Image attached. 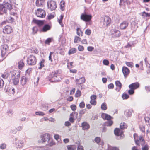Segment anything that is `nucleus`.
<instances>
[{
  "instance_id": "nucleus-63",
  "label": "nucleus",
  "mask_w": 150,
  "mask_h": 150,
  "mask_svg": "<svg viewBox=\"0 0 150 150\" xmlns=\"http://www.w3.org/2000/svg\"><path fill=\"white\" fill-rule=\"evenodd\" d=\"M96 96L95 95H92L91 96L90 98L92 100H95L96 98Z\"/></svg>"
},
{
  "instance_id": "nucleus-50",
  "label": "nucleus",
  "mask_w": 150,
  "mask_h": 150,
  "mask_svg": "<svg viewBox=\"0 0 150 150\" xmlns=\"http://www.w3.org/2000/svg\"><path fill=\"white\" fill-rule=\"evenodd\" d=\"M85 104L84 102L83 101L81 102L79 105V107L80 108H83L85 107Z\"/></svg>"
},
{
  "instance_id": "nucleus-14",
  "label": "nucleus",
  "mask_w": 150,
  "mask_h": 150,
  "mask_svg": "<svg viewBox=\"0 0 150 150\" xmlns=\"http://www.w3.org/2000/svg\"><path fill=\"white\" fill-rule=\"evenodd\" d=\"M112 35L115 37H119L121 35L120 31L115 29H112L111 30Z\"/></svg>"
},
{
  "instance_id": "nucleus-1",
  "label": "nucleus",
  "mask_w": 150,
  "mask_h": 150,
  "mask_svg": "<svg viewBox=\"0 0 150 150\" xmlns=\"http://www.w3.org/2000/svg\"><path fill=\"white\" fill-rule=\"evenodd\" d=\"M133 136L136 145L139 146L141 145L142 146V150H149V146L147 144L144 145L145 142L142 136H140L138 138V135L136 133H134Z\"/></svg>"
},
{
  "instance_id": "nucleus-31",
  "label": "nucleus",
  "mask_w": 150,
  "mask_h": 150,
  "mask_svg": "<svg viewBox=\"0 0 150 150\" xmlns=\"http://www.w3.org/2000/svg\"><path fill=\"white\" fill-rule=\"evenodd\" d=\"M45 60L44 59H42L41 61L39 64V65H40V67H39L38 68L39 69H42L43 67H44V63Z\"/></svg>"
},
{
  "instance_id": "nucleus-58",
  "label": "nucleus",
  "mask_w": 150,
  "mask_h": 150,
  "mask_svg": "<svg viewBox=\"0 0 150 150\" xmlns=\"http://www.w3.org/2000/svg\"><path fill=\"white\" fill-rule=\"evenodd\" d=\"M78 49L79 51H82L84 50V47L83 46L79 45L78 47Z\"/></svg>"
},
{
  "instance_id": "nucleus-26",
  "label": "nucleus",
  "mask_w": 150,
  "mask_h": 150,
  "mask_svg": "<svg viewBox=\"0 0 150 150\" xmlns=\"http://www.w3.org/2000/svg\"><path fill=\"white\" fill-rule=\"evenodd\" d=\"M24 65V64L23 60H21L18 62V66L19 69H22Z\"/></svg>"
},
{
  "instance_id": "nucleus-54",
  "label": "nucleus",
  "mask_w": 150,
  "mask_h": 150,
  "mask_svg": "<svg viewBox=\"0 0 150 150\" xmlns=\"http://www.w3.org/2000/svg\"><path fill=\"white\" fill-rule=\"evenodd\" d=\"M98 118V116L96 115H93L91 118V119L93 120L97 119Z\"/></svg>"
},
{
  "instance_id": "nucleus-25",
  "label": "nucleus",
  "mask_w": 150,
  "mask_h": 150,
  "mask_svg": "<svg viewBox=\"0 0 150 150\" xmlns=\"http://www.w3.org/2000/svg\"><path fill=\"white\" fill-rule=\"evenodd\" d=\"M50 28L51 27L49 25L46 24L44 26L42 31L43 32H45L50 30Z\"/></svg>"
},
{
  "instance_id": "nucleus-29",
  "label": "nucleus",
  "mask_w": 150,
  "mask_h": 150,
  "mask_svg": "<svg viewBox=\"0 0 150 150\" xmlns=\"http://www.w3.org/2000/svg\"><path fill=\"white\" fill-rule=\"evenodd\" d=\"M120 127L121 129H123L127 128V125L125 123H122L120 125Z\"/></svg>"
},
{
  "instance_id": "nucleus-4",
  "label": "nucleus",
  "mask_w": 150,
  "mask_h": 150,
  "mask_svg": "<svg viewBox=\"0 0 150 150\" xmlns=\"http://www.w3.org/2000/svg\"><path fill=\"white\" fill-rule=\"evenodd\" d=\"M61 72V71L60 70H58L52 72L50 77L52 78L50 79V81L51 82L58 81L59 79L57 78L60 77V74Z\"/></svg>"
},
{
  "instance_id": "nucleus-37",
  "label": "nucleus",
  "mask_w": 150,
  "mask_h": 150,
  "mask_svg": "<svg viewBox=\"0 0 150 150\" xmlns=\"http://www.w3.org/2000/svg\"><path fill=\"white\" fill-rule=\"evenodd\" d=\"M76 33L77 35L79 36H80L81 35V36L83 35V32H82L81 30L79 28H77L76 29Z\"/></svg>"
},
{
  "instance_id": "nucleus-62",
  "label": "nucleus",
  "mask_w": 150,
  "mask_h": 150,
  "mask_svg": "<svg viewBox=\"0 0 150 150\" xmlns=\"http://www.w3.org/2000/svg\"><path fill=\"white\" fill-rule=\"evenodd\" d=\"M23 128V126H19L16 128L17 131H20L22 130Z\"/></svg>"
},
{
  "instance_id": "nucleus-18",
  "label": "nucleus",
  "mask_w": 150,
  "mask_h": 150,
  "mask_svg": "<svg viewBox=\"0 0 150 150\" xmlns=\"http://www.w3.org/2000/svg\"><path fill=\"white\" fill-rule=\"evenodd\" d=\"M95 142L98 144L101 145L102 146L104 145V142L103 140H101L100 137H96L94 139Z\"/></svg>"
},
{
  "instance_id": "nucleus-51",
  "label": "nucleus",
  "mask_w": 150,
  "mask_h": 150,
  "mask_svg": "<svg viewBox=\"0 0 150 150\" xmlns=\"http://www.w3.org/2000/svg\"><path fill=\"white\" fill-rule=\"evenodd\" d=\"M77 149V150H83L84 149L83 147L82 146L80 145L79 144Z\"/></svg>"
},
{
  "instance_id": "nucleus-20",
  "label": "nucleus",
  "mask_w": 150,
  "mask_h": 150,
  "mask_svg": "<svg viewBox=\"0 0 150 150\" xmlns=\"http://www.w3.org/2000/svg\"><path fill=\"white\" fill-rule=\"evenodd\" d=\"M76 81L78 84H81L85 82V79L84 77H82L80 78L79 79H76Z\"/></svg>"
},
{
  "instance_id": "nucleus-44",
  "label": "nucleus",
  "mask_w": 150,
  "mask_h": 150,
  "mask_svg": "<svg viewBox=\"0 0 150 150\" xmlns=\"http://www.w3.org/2000/svg\"><path fill=\"white\" fill-rule=\"evenodd\" d=\"M126 65L130 67H132L133 66V63L132 62H126Z\"/></svg>"
},
{
  "instance_id": "nucleus-2",
  "label": "nucleus",
  "mask_w": 150,
  "mask_h": 150,
  "mask_svg": "<svg viewBox=\"0 0 150 150\" xmlns=\"http://www.w3.org/2000/svg\"><path fill=\"white\" fill-rule=\"evenodd\" d=\"M41 142L42 143H45L47 141V144L49 146L53 145L54 143L52 141L50 138V134H49L46 133L40 136Z\"/></svg>"
},
{
  "instance_id": "nucleus-46",
  "label": "nucleus",
  "mask_w": 150,
  "mask_h": 150,
  "mask_svg": "<svg viewBox=\"0 0 150 150\" xmlns=\"http://www.w3.org/2000/svg\"><path fill=\"white\" fill-rule=\"evenodd\" d=\"M35 114L39 116H43L45 115V114L41 111L36 112H35Z\"/></svg>"
},
{
  "instance_id": "nucleus-39",
  "label": "nucleus",
  "mask_w": 150,
  "mask_h": 150,
  "mask_svg": "<svg viewBox=\"0 0 150 150\" xmlns=\"http://www.w3.org/2000/svg\"><path fill=\"white\" fill-rule=\"evenodd\" d=\"M64 1H62L60 2V9L62 11L64 10Z\"/></svg>"
},
{
  "instance_id": "nucleus-35",
  "label": "nucleus",
  "mask_w": 150,
  "mask_h": 150,
  "mask_svg": "<svg viewBox=\"0 0 150 150\" xmlns=\"http://www.w3.org/2000/svg\"><path fill=\"white\" fill-rule=\"evenodd\" d=\"M81 39L80 38L77 36H75L74 42L75 43H77L81 41Z\"/></svg>"
},
{
  "instance_id": "nucleus-5",
  "label": "nucleus",
  "mask_w": 150,
  "mask_h": 150,
  "mask_svg": "<svg viewBox=\"0 0 150 150\" xmlns=\"http://www.w3.org/2000/svg\"><path fill=\"white\" fill-rule=\"evenodd\" d=\"M9 48L7 45L4 44L1 46V50L2 57L4 58L6 56L8 55Z\"/></svg>"
},
{
  "instance_id": "nucleus-10",
  "label": "nucleus",
  "mask_w": 150,
  "mask_h": 150,
  "mask_svg": "<svg viewBox=\"0 0 150 150\" xmlns=\"http://www.w3.org/2000/svg\"><path fill=\"white\" fill-rule=\"evenodd\" d=\"M36 15L38 17L43 18L45 16V12L44 10L41 9H38L35 12Z\"/></svg>"
},
{
  "instance_id": "nucleus-8",
  "label": "nucleus",
  "mask_w": 150,
  "mask_h": 150,
  "mask_svg": "<svg viewBox=\"0 0 150 150\" xmlns=\"http://www.w3.org/2000/svg\"><path fill=\"white\" fill-rule=\"evenodd\" d=\"M115 134L117 136H120L119 138H118V139H123V132L122 131L120 130L119 128H116L114 131Z\"/></svg>"
},
{
  "instance_id": "nucleus-36",
  "label": "nucleus",
  "mask_w": 150,
  "mask_h": 150,
  "mask_svg": "<svg viewBox=\"0 0 150 150\" xmlns=\"http://www.w3.org/2000/svg\"><path fill=\"white\" fill-rule=\"evenodd\" d=\"M122 97L123 100L127 99L129 98V96L125 93H123Z\"/></svg>"
},
{
  "instance_id": "nucleus-3",
  "label": "nucleus",
  "mask_w": 150,
  "mask_h": 150,
  "mask_svg": "<svg viewBox=\"0 0 150 150\" xmlns=\"http://www.w3.org/2000/svg\"><path fill=\"white\" fill-rule=\"evenodd\" d=\"M11 78L14 84H17L20 77V73L18 70H13L11 72Z\"/></svg>"
},
{
  "instance_id": "nucleus-53",
  "label": "nucleus",
  "mask_w": 150,
  "mask_h": 150,
  "mask_svg": "<svg viewBox=\"0 0 150 150\" xmlns=\"http://www.w3.org/2000/svg\"><path fill=\"white\" fill-rule=\"evenodd\" d=\"M85 33L88 35H90L91 33V31L89 29H86V30Z\"/></svg>"
},
{
  "instance_id": "nucleus-59",
  "label": "nucleus",
  "mask_w": 150,
  "mask_h": 150,
  "mask_svg": "<svg viewBox=\"0 0 150 150\" xmlns=\"http://www.w3.org/2000/svg\"><path fill=\"white\" fill-rule=\"evenodd\" d=\"M90 103L93 105H96V102L95 100H91L90 102Z\"/></svg>"
},
{
  "instance_id": "nucleus-42",
  "label": "nucleus",
  "mask_w": 150,
  "mask_h": 150,
  "mask_svg": "<svg viewBox=\"0 0 150 150\" xmlns=\"http://www.w3.org/2000/svg\"><path fill=\"white\" fill-rule=\"evenodd\" d=\"M81 95V91L79 90H77L75 94V96L76 97H80Z\"/></svg>"
},
{
  "instance_id": "nucleus-7",
  "label": "nucleus",
  "mask_w": 150,
  "mask_h": 150,
  "mask_svg": "<svg viewBox=\"0 0 150 150\" xmlns=\"http://www.w3.org/2000/svg\"><path fill=\"white\" fill-rule=\"evenodd\" d=\"M47 5L48 8L51 11L55 10L57 7L56 3L53 1H48L47 2Z\"/></svg>"
},
{
  "instance_id": "nucleus-60",
  "label": "nucleus",
  "mask_w": 150,
  "mask_h": 150,
  "mask_svg": "<svg viewBox=\"0 0 150 150\" xmlns=\"http://www.w3.org/2000/svg\"><path fill=\"white\" fill-rule=\"evenodd\" d=\"M38 31L37 28L36 27H34L33 28V33L34 34L36 33Z\"/></svg>"
},
{
  "instance_id": "nucleus-57",
  "label": "nucleus",
  "mask_w": 150,
  "mask_h": 150,
  "mask_svg": "<svg viewBox=\"0 0 150 150\" xmlns=\"http://www.w3.org/2000/svg\"><path fill=\"white\" fill-rule=\"evenodd\" d=\"M140 130L143 132H145V127L143 126H140L139 127Z\"/></svg>"
},
{
  "instance_id": "nucleus-47",
  "label": "nucleus",
  "mask_w": 150,
  "mask_h": 150,
  "mask_svg": "<svg viewBox=\"0 0 150 150\" xmlns=\"http://www.w3.org/2000/svg\"><path fill=\"white\" fill-rule=\"evenodd\" d=\"M103 63L104 65H108L109 63V62L107 60L104 59L103 61Z\"/></svg>"
},
{
  "instance_id": "nucleus-6",
  "label": "nucleus",
  "mask_w": 150,
  "mask_h": 150,
  "mask_svg": "<svg viewBox=\"0 0 150 150\" xmlns=\"http://www.w3.org/2000/svg\"><path fill=\"white\" fill-rule=\"evenodd\" d=\"M27 61L28 65H33L36 64L37 59L35 56L31 55L28 57Z\"/></svg>"
},
{
  "instance_id": "nucleus-52",
  "label": "nucleus",
  "mask_w": 150,
  "mask_h": 150,
  "mask_svg": "<svg viewBox=\"0 0 150 150\" xmlns=\"http://www.w3.org/2000/svg\"><path fill=\"white\" fill-rule=\"evenodd\" d=\"M71 109L73 111H75L76 109V106L75 105H72L70 106Z\"/></svg>"
},
{
  "instance_id": "nucleus-30",
  "label": "nucleus",
  "mask_w": 150,
  "mask_h": 150,
  "mask_svg": "<svg viewBox=\"0 0 150 150\" xmlns=\"http://www.w3.org/2000/svg\"><path fill=\"white\" fill-rule=\"evenodd\" d=\"M107 150H118V149L116 147H112L108 144Z\"/></svg>"
},
{
  "instance_id": "nucleus-32",
  "label": "nucleus",
  "mask_w": 150,
  "mask_h": 150,
  "mask_svg": "<svg viewBox=\"0 0 150 150\" xmlns=\"http://www.w3.org/2000/svg\"><path fill=\"white\" fill-rule=\"evenodd\" d=\"M69 60H68L67 61V67L69 69H70L73 68L74 67L73 65H72V64L73 63V62H69Z\"/></svg>"
},
{
  "instance_id": "nucleus-34",
  "label": "nucleus",
  "mask_w": 150,
  "mask_h": 150,
  "mask_svg": "<svg viewBox=\"0 0 150 150\" xmlns=\"http://www.w3.org/2000/svg\"><path fill=\"white\" fill-rule=\"evenodd\" d=\"M63 16L62 15H61V16L59 17V18H58V21L59 23L62 26H63V25L62 22V20L63 19Z\"/></svg>"
},
{
  "instance_id": "nucleus-13",
  "label": "nucleus",
  "mask_w": 150,
  "mask_h": 150,
  "mask_svg": "<svg viewBox=\"0 0 150 150\" xmlns=\"http://www.w3.org/2000/svg\"><path fill=\"white\" fill-rule=\"evenodd\" d=\"M12 31V28L9 25L6 26L3 29V32L4 33H11Z\"/></svg>"
},
{
  "instance_id": "nucleus-38",
  "label": "nucleus",
  "mask_w": 150,
  "mask_h": 150,
  "mask_svg": "<svg viewBox=\"0 0 150 150\" xmlns=\"http://www.w3.org/2000/svg\"><path fill=\"white\" fill-rule=\"evenodd\" d=\"M101 109L103 110H105L107 109L106 104L105 103H102L101 106Z\"/></svg>"
},
{
  "instance_id": "nucleus-55",
  "label": "nucleus",
  "mask_w": 150,
  "mask_h": 150,
  "mask_svg": "<svg viewBox=\"0 0 150 150\" xmlns=\"http://www.w3.org/2000/svg\"><path fill=\"white\" fill-rule=\"evenodd\" d=\"M35 150H49L48 149H45L43 147H37L35 149Z\"/></svg>"
},
{
  "instance_id": "nucleus-27",
  "label": "nucleus",
  "mask_w": 150,
  "mask_h": 150,
  "mask_svg": "<svg viewBox=\"0 0 150 150\" xmlns=\"http://www.w3.org/2000/svg\"><path fill=\"white\" fill-rule=\"evenodd\" d=\"M68 150H75L76 148V146L75 145H68L67 146Z\"/></svg>"
},
{
  "instance_id": "nucleus-11",
  "label": "nucleus",
  "mask_w": 150,
  "mask_h": 150,
  "mask_svg": "<svg viewBox=\"0 0 150 150\" xmlns=\"http://www.w3.org/2000/svg\"><path fill=\"white\" fill-rule=\"evenodd\" d=\"M139 85H129V87L130 89L128 90V93L129 95H132L134 93V90L139 87Z\"/></svg>"
},
{
  "instance_id": "nucleus-24",
  "label": "nucleus",
  "mask_w": 150,
  "mask_h": 150,
  "mask_svg": "<svg viewBox=\"0 0 150 150\" xmlns=\"http://www.w3.org/2000/svg\"><path fill=\"white\" fill-rule=\"evenodd\" d=\"M33 21L35 23L38 24L39 26H41L44 24V22L42 21L34 19Z\"/></svg>"
},
{
  "instance_id": "nucleus-28",
  "label": "nucleus",
  "mask_w": 150,
  "mask_h": 150,
  "mask_svg": "<svg viewBox=\"0 0 150 150\" xmlns=\"http://www.w3.org/2000/svg\"><path fill=\"white\" fill-rule=\"evenodd\" d=\"M113 124V121L111 120H108V121L105 122L104 125L105 126H110Z\"/></svg>"
},
{
  "instance_id": "nucleus-56",
  "label": "nucleus",
  "mask_w": 150,
  "mask_h": 150,
  "mask_svg": "<svg viewBox=\"0 0 150 150\" xmlns=\"http://www.w3.org/2000/svg\"><path fill=\"white\" fill-rule=\"evenodd\" d=\"M85 111L86 110H82L80 111L79 112V116L81 115V117L82 115L85 113Z\"/></svg>"
},
{
  "instance_id": "nucleus-33",
  "label": "nucleus",
  "mask_w": 150,
  "mask_h": 150,
  "mask_svg": "<svg viewBox=\"0 0 150 150\" xmlns=\"http://www.w3.org/2000/svg\"><path fill=\"white\" fill-rule=\"evenodd\" d=\"M76 52V49L75 48H72L70 49L69 52L68 54L70 55L72 54H74Z\"/></svg>"
},
{
  "instance_id": "nucleus-49",
  "label": "nucleus",
  "mask_w": 150,
  "mask_h": 150,
  "mask_svg": "<svg viewBox=\"0 0 150 150\" xmlns=\"http://www.w3.org/2000/svg\"><path fill=\"white\" fill-rule=\"evenodd\" d=\"M70 115L71 116H73V117H74V115H75V117L77 118L78 115V113L76 112H73Z\"/></svg>"
},
{
  "instance_id": "nucleus-64",
  "label": "nucleus",
  "mask_w": 150,
  "mask_h": 150,
  "mask_svg": "<svg viewBox=\"0 0 150 150\" xmlns=\"http://www.w3.org/2000/svg\"><path fill=\"white\" fill-rule=\"evenodd\" d=\"M145 89L147 92H150V86H146L145 87Z\"/></svg>"
},
{
  "instance_id": "nucleus-19",
  "label": "nucleus",
  "mask_w": 150,
  "mask_h": 150,
  "mask_svg": "<svg viewBox=\"0 0 150 150\" xmlns=\"http://www.w3.org/2000/svg\"><path fill=\"white\" fill-rule=\"evenodd\" d=\"M82 127L83 129L84 130L88 129L90 128V126L89 124L85 122L82 123Z\"/></svg>"
},
{
  "instance_id": "nucleus-23",
  "label": "nucleus",
  "mask_w": 150,
  "mask_h": 150,
  "mask_svg": "<svg viewBox=\"0 0 150 150\" xmlns=\"http://www.w3.org/2000/svg\"><path fill=\"white\" fill-rule=\"evenodd\" d=\"M132 111L133 110L131 109L126 110L124 111V114L127 117H130Z\"/></svg>"
},
{
  "instance_id": "nucleus-48",
  "label": "nucleus",
  "mask_w": 150,
  "mask_h": 150,
  "mask_svg": "<svg viewBox=\"0 0 150 150\" xmlns=\"http://www.w3.org/2000/svg\"><path fill=\"white\" fill-rule=\"evenodd\" d=\"M127 0H120V6L122 5L123 3L126 4L127 3Z\"/></svg>"
},
{
  "instance_id": "nucleus-12",
  "label": "nucleus",
  "mask_w": 150,
  "mask_h": 150,
  "mask_svg": "<svg viewBox=\"0 0 150 150\" xmlns=\"http://www.w3.org/2000/svg\"><path fill=\"white\" fill-rule=\"evenodd\" d=\"M102 22L104 27L108 26L111 22V19L109 16H105L104 17Z\"/></svg>"
},
{
  "instance_id": "nucleus-40",
  "label": "nucleus",
  "mask_w": 150,
  "mask_h": 150,
  "mask_svg": "<svg viewBox=\"0 0 150 150\" xmlns=\"http://www.w3.org/2000/svg\"><path fill=\"white\" fill-rule=\"evenodd\" d=\"M122 85H116V87L115 90L117 91H119Z\"/></svg>"
},
{
  "instance_id": "nucleus-15",
  "label": "nucleus",
  "mask_w": 150,
  "mask_h": 150,
  "mask_svg": "<svg viewBox=\"0 0 150 150\" xmlns=\"http://www.w3.org/2000/svg\"><path fill=\"white\" fill-rule=\"evenodd\" d=\"M101 117L103 119L106 120L108 121L110 120L111 119L113 118V117L110 115L105 113H103L102 114Z\"/></svg>"
},
{
  "instance_id": "nucleus-16",
  "label": "nucleus",
  "mask_w": 150,
  "mask_h": 150,
  "mask_svg": "<svg viewBox=\"0 0 150 150\" xmlns=\"http://www.w3.org/2000/svg\"><path fill=\"white\" fill-rule=\"evenodd\" d=\"M122 71L125 77L127 76L130 72L129 69L125 67H122Z\"/></svg>"
},
{
  "instance_id": "nucleus-41",
  "label": "nucleus",
  "mask_w": 150,
  "mask_h": 150,
  "mask_svg": "<svg viewBox=\"0 0 150 150\" xmlns=\"http://www.w3.org/2000/svg\"><path fill=\"white\" fill-rule=\"evenodd\" d=\"M52 40V38H48L45 40V43L46 44H49L51 42Z\"/></svg>"
},
{
  "instance_id": "nucleus-22",
  "label": "nucleus",
  "mask_w": 150,
  "mask_h": 150,
  "mask_svg": "<svg viewBox=\"0 0 150 150\" xmlns=\"http://www.w3.org/2000/svg\"><path fill=\"white\" fill-rule=\"evenodd\" d=\"M44 1L45 0H37L36 2V6L38 7L42 6Z\"/></svg>"
},
{
  "instance_id": "nucleus-17",
  "label": "nucleus",
  "mask_w": 150,
  "mask_h": 150,
  "mask_svg": "<svg viewBox=\"0 0 150 150\" xmlns=\"http://www.w3.org/2000/svg\"><path fill=\"white\" fill-rule=\"evenodd\" d=\"M128 23L126 21H124L121 23L120 25V28L122 30L125 29L128 25Z\"/></svg>"
},
{
  "instance_id": "nucleus-61",
  "label": "nucleus",
  "mask_w": 150,
  "mask_h": 150,
  "mask_svg": "<svg viewBox=\"0 0 150 150\" xmlns=\"http://www.w3.org/2000/svg\"><path fill=\"white\" fill-rule=\"evenodd\" d=\"M23 143L22 141H20L18 142V146L19 148H21L23 146Z\"/></svg>"
},
{
  "instance_id": "nucleus-9",
  "label": "nucleus",
  "mask_w": 150,
  "mask_h": 150,
  "mask_svg": "<svg viewBox=\"0 0 150 150\" xmlns=\"http://www.w3.org/2000/svg\"><path fill=\"white\" fill-rule=\"evenodd\" d=\"M92 16L90 15H87L86 13H82L80 17L81 19L85 22L89 21L91 20Z\"/></svg>"
},
{
  "instance_id": "nucleus-43",
  "label": "nucleus",
  "mask_w": 150,
  "mask_h": 150,
  "mask_svg": "<svg viewBox=\"0 0 150 150\" xmlns=\"http://www.w3.org/2000/svg\"><path fill=\"white\" fill-rule=\"evenodd\" d=\"M6 145L5 143H2L0 146V149L2 150L5 149L6 148Z\"/></svg>"
},
{
  "instance_id": "nucleus-45",
  "label": "nucleus",
  "mask_w": 150,
  "mask_h": 150,
  "mask_svg": "<svg viewBox=\"0 0 150 150\" xmlns=\"http://www.w3.org/2000/svg\"><path fill=\"white\" fill-rule=\"evenodd\" d=\"M142 16H143L146 17H149L150 16V13H147L144 11L142 12Z\"/></svg>"
},
{
  "instance_id": "nucleus-21",
  "label": "nucleus",
  "mask_w": 150,
  "mask_h": 150,
  "mask_svg": "<svg viewBox=\"0 0 150 150\" xmlns=\"http://www.w3.org/2000/svg\"><path fill=\"white\" fill-rule=\"evenodd\" d=\"M7 11L3 6V5L0 4V15L3 14L4 13H6Z\"/></svg>"
}]
</instances>
